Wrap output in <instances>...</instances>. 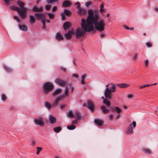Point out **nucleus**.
<instances>
[{"mask_svg":"<svg viewBox=\"0 0 158 158\" xmlns=\"http://www.w3.org/2000/svg\"><path fill=\"white\" fill-rule=\"evenodd\" d=\"M87 23L83 19L81 20V24L82 28H78L75 32V36L77 37H82L84 36L86 32H89L92 31L93 29V27L90 25H88Z\"/></svg>","mask_w":158,"mask_h":158,"instance_id":"f257e3e1","label":"nucleus"},{"mask_svg":"<svg viewBox=\"0 0 158 158\" xmlns=\"http://www.w3.org/2000/svg\"><path fill=\"white\" fill-rule=\"evenodd\" d=\"M18 5L20 8L21 10L18 7L15 6H10V9L12 10H15L17 11L19 15L22 19H24L26 17L27 9L26 8H24V3L21 1H18L17 2Z\"/></svg>","mask_w":158,"mask_h":158,"instance_id":"f03ea898","label":"nucleus"},{"mask_svg":"<svg viewBox=\"0 0 158 158\" xmlns=\"http://www.w3.org/2000/svg\"><path fill=\"white\" fill-rule=\"evenodd\" d=\"M93 26V29L92 31L94 30V27L96 30L100 31H103L104 30L105 23L103 20L96 18L90 23Z\"/></svg>","mask_w":158,"mask_h":158,"instance_id":"7ed1b4c3","label":"nucleus"},{"mask_svg":"<svg viewBox=\"0 0 158 158\" xmlns=\"http://www.w3.org/2000/svg\"><path fill=\"white\" fill-rule=\"evenodd\" d=\"M106 88L105 89L104 94L106 98L110 100L112 97L111 93L115 91L116 86L111 83L106 85Z\"/></svg>","mask_w":158,"mask_h":158,"instance_id":"20e7f679","label":"nucleus"},{"mask_svg":"<svg viewBox=\"0 0 158 158\" xmlns=\"http://www.w3.org/2000/svg\"><path fill=\"white\" fill-rule=\"evenodd\" d=\"M88 15L86 19L82 18L81 19H83L85 22H86L87 25H90L93 27L92 24L90 23L92 21H94L96 18H98L99 17V15L98 13H95L94 15L93 11L92 10H89L88 11Z\"/></svg>","mask_w":158,"mask_h":158,"instance_id":"39448f33","label":"nucleus"},{"mask_svg":"<svg viewBox=\"0 0 158 158\" xmlns=\"http://www.w3.org/2000/svg\"><path fill=\"white\" fill-rule=\"evenodd\" d=\"M69 94V88L66 87L64 91V94H61L60 95L57 96L55 99V102L54 106H56L57 103L62 99H64L67 97Z\"/></svg>","mask_w":158,"mask_h":158,"instance_id":"423d86ee","label":"nucleus"},{"mask_svg":"<svg viewBox=\"0 0 158 158\" xmlns=\"http://www.w3.org/2000/svg\"><path fill=\"white\" fill-rule=\"evenodd\" d=\"M35 16L37 19H42V22L43 25V28L44 29L45 27V22L48 23L50 22V20H46L45 19V15L41 13H35Z\"/></svg>","mask_w":158,"mask_h":158,"instance_id":"0eeeda50","label":"nucleus"},{"mask_svg":"<svg viewBox=\"0 0 158 158\" xmlns=\"http://www.w3.org/2000/svg\"><path fill=\"white\" fill-rule=\"evenodd\" d=\"M136 126V123L135 121L132 122L127 127L126 131V133L127 134H131L133 133V128L135 127Z\"/></svg>","mask_w":158,"mask_h":158,"instance_id":"6e6552de","label":"nucleus"},{"mask_svg":"<svg viewBox=\"0 0 158 158\" xmlns=\"http://www.w3.org/2000/svg\"><path fill=\"white\" fill-rule=\"evenodd\" d=\"M75 5H77V13L81 16L85 15L86 13V11L83 8H80V4L79 2H77Z\"/></svg>","mask_w":158,"mask_h":158,"instance_id":"1a4fd4ad","label":"nucleus"},{"mask_svg":"<svg viewBox=\"0 0 158 158\" xmlns=\"http://www.w3.org/2000/svg\"><path fill=\"white\" fill-rule=\"evenodd\" d=\"M53 88V85L50 82H47L44 84V89L45 93H48Z\"/></svg>","mask_w":158,"mask_h":158,"instance_id":"9d476101","label":"nucleus"},{"mask_svg":"<svg viewBox=\"0 0 158 158\" xmlns=\"http://www.w3.org/2000/svg\"><path fill=\"white\" fill-rule=\"evenodd\" d=\"M34 121L35 123L37 125L41 126H43L44 125V123L42 117H40L39 118L34 119Z\"/></svg>","mask_w":158,"mask_h":158,"instance_id":"9b49d317","label":"nucleus"},{"mask_svg":"<svg viewBox=\"0 0 158 158\" xmlns=\"http://www.w3.org/2000/svg\"><path fill=\"white\" fill-rule=\"evenodd\" d=\"M55 99L54 100L53 102H52V105L51 103H50L47 102H44V106L45 107L47 108L48 110L50 109H51L52 107H55L58 104V103H57L56 104V106H54V104L55 103Z\"/></svg>","mask_w":158,"mask_h":158,"instance_id":"f8f14e48","label":"nucleus"},{"mask_svg":"<svg viewBox=\"0 0 158 158\" xmlns=\"http://www.w3.org/2000/svg\"><path fill=\"white\" fill-rule=\"evenodd\" d=\"M73 33V28H71L68 32L67 33H65L64 34V37L66 40H68L70 39Z\"/></svg>","mask_w":158,"mask_h":158,"instance_id":"ddd939ff","label":"nucleus"},{"mask_svg":"<svg viewBox=\"0 0 158 158\" xmlns=\"http://www.w3.org/2000/svg\"><path fill=\"white\" fill-rule=\"evenodd\" d=\"M66 81L63 80L58 79L56 81V83L60 86H64L66 84Z\"/></svg>","mask_w":158,"mask_h":158,"instance_id":"4468645a","label":"nucleus"},{"mask_svg":"<svg viewBox=\"0 0 158 158\" xmlns=\"http://www.w3.org/2000/svg\"><path fill=\"white\" fill-rule=\"evenodd\" d=\"M142 151L144 153L147 155H150L152 152V151L150 149L146 148H143Z\"/></svg>","mask_w":158,"mask_h":158,"instance_id":"2eb2a0df","label":"nucleus"},{"mask_svg":"<svg viewBox=\"0 0 158 158\" xmlns=\"http://www.w3.org/2000/svg\"><path fill=\"white\" fill-rule=\"evenodd\" d=\"M49 120L51 124L55 123L56 122V118L51 115L49 116Z\"/></svg>","mask_w":158,"mask_h":158,"instance_id":"dca6fc26","label":"nucleus"},{"mask_svg":"<svg viewBox=\"0 0 158 158\" xmlns=\"http://www.w3.org/2000/svg\"><path fill=\"white\" fill-rule=\"evenodd\" d=\"M88 108L91 111H93L94 110V106L92 102L89 101L87 103Z\"/></svg>","mask_w":158,"mask_h":158,"instance_id":"f3484780","label":"nucleus"},{"mask_svg":"<svg viewBox=\"0 0 158 158\" xmlns=\"http://www.w3.org/2000/svg\"><path fill=\"white\" fill-rule=\"evenodd\" d=\"M71 26L70 23L68 22H65L63 24V28L65 30H68Z\"/></svg>","mask_w":158,"mask_h":158,"instance_id":"a211bd4d","label":"nucleus"},{"mask_svg":"<svg viewBox=\"0 0 158 158\" xmlns=\"http://www.w3.org/2000/svg\"><path fill=\"white\" fill-rule=\"evenodd\" d=\"M18 27L20 30L22 31H27V27L25 25L19 24Z\"/></svg>","mask_w":158,"mask_h":158,"instance_id":"6ab92c4d","label":"nucleus"},{"mask_svg":"<svg viewBox=\"0 0 158 158\" xmlns=\"http://www.w3.org/2000/svg\"><path fill=\"white\" fill-rule=\"evenodd\" d=\"M56 39L59 40H61L64 39V38L60 32H58L56 35Z\"/></svg>","mask_w":158,"mask_h":158,"instance_id":"aec40b11","label":"nucleus"},{"mask_svg":"<svg viewBox=\"0 0 158 158\" xmlns=\"http://www.w3.org/2000/svg\"><path fill=\"white\" fill-rule=\"evenodd\" d=\"M94 122L95 124H97L99 126H102L103 124L102 121L98 119H95L94 120Z\"/></svg>","mask_w":158,"mask_h":158,"instance_id":"412c9836","label":"nucleus"},{"mask_svg":"<svg viewBox=\"0 0 158 158\" xmlns=\"http://www.w3.org/2000/svg\"><path fill=\"white\" fill-rule=\"evenodd\" d=\"M62 92V89L60 88L56 89L54 92L52 94V95H56L58 94L61 93Z\"/></svg>","mask_w":158,"mask_h":158,"instance_id":"4be33fe9","label":"nucleus"},{"mask_svg":"<svg viewBox=\"0 0 158 158\" xmlns=\"http://www.w3.org/2000/svg\"><path fill=\"white\" fill-rule=\"evenodd\" d=\"M43 8L40 7L34 6L32 10L34 12H41Z\"/></svg>","mask_w":158,"mask_h":158,"instance_id":"5701e85b","label":"nucleus"},{"mask_svg":"<svg viewBox=\"0 0 158 158\" xmlns=\"http://www.w3.org/2000/svg\"><path fill=\"white\" fill-rule=\"evenodd\" d=\"M102 98L103 100V103L106 105L107 106H109L110 105V102L104 98L103 97H102Z\"/></svg>","mask_w":158,"mask_h":158,"instance_id":"b1692460","label":"nucleus"},{"mask_svg":"<svg viewBox=\"0 0 158 158\" xmlns=\"http://www.w3.org/2000/svg\"><path fill=\"white\" fill-rule=\"evenodd\" d=\"M76 117V119L77 120H80L81 118V116L80 113L78 111H76L74 114V117Z\"/></svg>","mask_w":158,"mask_h":158,"instance_id":"393cba45","label":"nucleus"},{"mask_svg":"<svg viewBox=\"0 0 158 158\" xmlns=\"http://www.w3.org/2000/svg\"><path fill=\"white\" fill-rule=\"evenodd\" d=\"M130 85L129 84L125 83H121L118 85L119 87L123 88L128 87Z\"/></svg>","mask_w":158,"mask_h":158,"instance_id":"a878e982","label":"nucleus"},{"mask_svg":"<svg viewBox=\"0 0 158 158\" xmlns=\"http://www.w3.org/2000/svg\"><path fill=\"white\" fill-rule=\"evenodd\" d=\"M101 108L102 109V111L105 114L107 113L110 110L109 109H106V107L104 106H101Z\"/></svg>","mask_w":158,"mask_h":158,"instance_id":"bb28decb","label":"nucleus"},{"mask_svg":"<svg viewBox=\"0 0 158 158\" xmlns=\"http://www.w3.org/2000/svg\"><path fill=\"white\" fill-rule=\"evenodd\" d=\"M70 3L69 1H64L62 4V6L64 7H67L69 6Z\"/></svg>","mask_w":158,"mask_h":158,"instance_id":"cd10ccee","label":"nucleus"},{"mask_svg":"<svg viewBox=\"0 0 158 158\" xmlns=\"http://www.w3.org/2000/svg\"><path fill=\"white\" fill-rule=\"evenodd\" d=\"M30 22L31 24H33L35 22V19L34 16L32 15H30Z\"/></svg>","mask_w":158,"mask_h":158,"instance_id":"c85d7f7f","label":"nucleus"},{"mask_svg":"<svg viewBox=\"0 0 158 158\" xmlns=\"http://www.w3.org/2000/svg\"><path fill=\"white\" fill-rule=\"evenodd\" d=\"M86 77V75L85 74H84L81 77V83L82 84H83L85 83V78Z\"/></svg>","mask_w":158,"mask_h":158,"instance_id":"c756f323","label":"nucleus"},{"mask_svg":"<svg viewBox=\"0 0 158 158\" xmlns=\"http://www.w3.org/2000/svg\"><path fill=\"white\" fill-rule=\"evenodd\" d=\"M113 110L116 111L118 114L119 113L122 111V110L120 108L117 106L113 108Z\"/></svg>","mask_w":158,"mask_h":158,"instance_id":"7c9ffc66","label":"nucleus"},{"mask_svg":"<svg viewBox=\"0 0 158 158\" xmlns=\"http://www.w3.org/2000/svg\"><path fill=\"white\" fill-rule=\"evenodd\" d=\"M76 128V126L73 125L71 126H68L67 127V128L69 130H72L75 129Z\"/></svg>","mask_w":158,"mask_h":158,"instance_id":"2f4dec72","label":"nucleus"},{"mask_svg":"<svg viewBox=\"0 0 158 158\" xmlns=\"http://www.w3.org/2000/svg\"><path fill=\"white\" fill-rule=\"evenodd\" d=\"M54 131L56 133L59 132L61 130V128L59 127L54 128Z\"/></svg>","mask_w":158,"mask_h":158,"instance_id":"473e14b6","label":"nucleus"},{"mask_svg":"<svg viewBox=\"0 0 158 158\" xmlns=\"http://www.w3.org/2000/svg\"><path fill=\"white\" fill-rule=\"evenodd\" d=\"M68 114L70 118L73 117H74V114L72 110H69L68 112Z\"/></svg>","mask_w":158,"mask_h":158,"instance_id":"72a5a7b5","label":"nucleus"},{"mask_svg":"<svg viewBox=\"0 0 158 158\" xmlns=\"http://www.w3.org/2000/svg\"><path fill=\"white\" fill-rule=\"evenodd\" d=\"M100 12H103L104 10V8L103 3H102L101 4V5H100Z\"/></svg>","mask_w":158,"mask_h":158,"instance_id":"f704fd0d","label":"nucleus"},{"mask_svg":"<svg viewBox=\"0 0 158 158\" xmlns=\"http://www.w3.org/2000/svg\"><path fill=\"white\" fill-rule=\"evenodd\" d=\"M4 67L7 72H10L11 71V69L9 67L5 65Z\"/></svg>","mask_w":158,"mask_h":158,"instance_id":"c9c22d12","label":"nucleus"},{"mask_svg":"<svg viewBox=\"0 0 158 158\" xmlns=\"http://www.w3.org/2000/svg\"><path fill=\"white\" fill-rule=\"evenodd\" d=\"M64 13L65 15H69L71 13L68 10L65 9L64 10Z\"/></svg>","mask_w":158,"mask_h":158,"instance_id":"e433bc0d","label":"nucleus"},{"mask_svg":"<svg viewBox=\"0 0 158 158\" xmlns=\"http://www.w3.org/2000/svg\"><path fill=\"white\" fill-rule=\"evenodd\" d=\"M57 0H46L48 3H52L55 2L57 1Z\"/></svg>","mask_w":158,"mask_h":158,"instance_id":"4c0bfd02","label":"nucleus"},{"mask_svg":"<svg viewBox=\"0 0 158 158\" xmlns=\"http://www.w3.org/2000/svg\"><path fill=\"white\" fill-rule=\"evenodd\" d=\"M2 100L5 101L6 99V97L4 94H3L1 96Z\"/></svg>","mask_w":158,"mask_h":158,"instance_id":"58836bf2","label":"nucleus"},{"mask_svg":"<svg viewBox=\"0 0 158 158\" xmlns=\"http://www.w3.org/2000/svg\"><path fill=\"white\" fill-rule=\"evenodd\" d=\"M48 16L50 19H52L54 17V15L52 14L48 13Z\"/></svg>","mask_w":158,"mask_h":158,"instance_id":"ea45409f","label":"nucleus"},{"mask_svg":"<svg viewBox=\"0 0 158 158\" xmlns=\"http://www.w3.org/2000/svg\"><path fill=\"white\" fill-rule=\"evenodd\" d=\"M148 63H149V60H148L146 59V60H144V64H145V66L146 67H147L148 66Z\"/></svg>","mask_w":158,"mask_h":158,"instance_id":"a19ab883","label":"nucleus"},{"mask_svg":"<svg viewBox=\"0 0 158 158\" xmlns=\"http://www.w3.org/2000/svg\"><path fill=\"white\" fill-rule=\"evenodd\" d=\"M37 154H39L40 152V151L42 150V148L40 147H37Z\"/></svg>","mask_w":158,"mask_h":158,"instance_id":"79ce46f5","label":"nucleus"},{"mask_svg":"<svg viewBox=\"0 0 158 158\" xmlns=\"http://www.w3.org/2000/svg\"><path fill=\"white\" fill-rule=\"evenodd\" d=\"M14 18L18 22H20V19L19 17H18L17 16H14Z\"/></svg>","mask_w":158,"mask_h":158,"instance_id":"37998d69","label":"nucleus"},{"mask_svg":"<svg viewBox=\"0 0 158 158\" xmlns=\"http://www.w3.org/2000/svg\"><path fill=\"white\" fill-rule=\"evenodd\" d=\"M51 5H46L45 6V9L47 10H49L51 9Z\"/></svg>","mask_w":158,"mask_h":158,"instance_id":"c03bdc74","label":"nucleus"},{"mask_svg":"<svg viewBox=\"0 0 158 158\" xmlns=\"http://www.w3.org/2000/svg\"><path fill=\"white\" fill-rule=\"evenodd\" d=\"M146 45L148 47H151V46L152 45V43L149 42H148L146 43Z\"/></svg>","mask_w":158,"mask_h":158,"instance_id":"a18cd8bd","label":"nucleus"},{"mask_svg":"<svg viewBox=\"0 0 158 158\" xmlns=\"http://www.w3.org/2000/svg\"><path fill=\"white\" fill-rule=\"evenodd\" d=\"M127 97L128 98H131L133 97V95L131 94H128L127 95Z\"/></svg>","mask_w":158,"mask_h":158,"instance_id":"49530a36","label":"nucleus"},{"mask_svg":"<svg viewBox=\"0 0 158 158\" xmlns=\"http://www.w3.org/2000/svg\"><path fill=\"white\" fill-rule=\"evenodd\" d=\"M114 117V115L111 114L109 116V119L110 120H112L113 119Z\"/></svg>","mask_w":158,"mask_h":158,"instance_id":"de8ad7c7","label":"nucleus"},{"mask_svg":"<svg viewBox=\"0 0 158 158\" xmlns=\"http://www.w3.org/2000/svg\"><path fill=\"white\" fill-rule=\"evenodd\" d=\"M138 56V54L137 53H135L134 56L133 57V59L134 60H135L136 59L137 56Z\"/></svg>","mask_w":158,"mask_h":158,"instance_id":"09e8293b","label":"nucleus"},{"mask_svg":"<svg viewBox=\"0 0 158 158\" xmlns=\"http://www.w3.org/2000/svg\"><path fill=\"white\" fill-rule=\"evenodd\" d=\"M73 77H75V78H77L79 77V75L77 74H74L72 75Z\"/></svg>","mask_w":158,"mask_h":158,"instance_id":"8fccbe9b","label":"nucleus"},{"mask_svg":"<svg viewBox=\"0 0 158 158\" xmlns=\"http://www.w3.org/2000/svg\"><path fill=\"white\" fill-rule=\"evenodd\" d=\"M61 16H62V18H61L63 20H64L65 19V17L64 16V14L63 13H61Z\"/></svg>","mask_w":158,"mask_h":158,"instance_id":"3c124183","label":"nucleus"},{"mask_svg":"<svg viewBox=\"0 0 158 158\" xmlns=\"http://www.w3.org/2000/svg\"><path fill=\"white\" fill-rule=\"evenodd\" d=\"M105 35V34L102 33L100 34V36L101 38H102Z\"/></svg>","mask_w":158,"mask_h":158,"instance_id":"603ef678","label":"nucleus"},{"mask_svg":"<svg viewBox=\"0 0 158 158\" xmlns=\"http://www.w3.org/2000/svg\"><path fill=\"white\" fill-rule=\"evenodd\" d=\"M57 9V7L56 6H54L52 8V10L53 11H55Z\"/></svg>","mask_w":158,"mask_h":158,"instance_id":"864d4df0","label":"nucleus"},{"mask_svg":"<svg viewBox=\"0 0 158 158\" xmlns=\"http://www.w3.org/2000/svg\"><path fill=\"white\" fill-rule=\"evenodd\" d=\"M77 123V121L76 120L73 121L72 123L73 124H76Z\"/></svg>","mask_w":158,"mask_h":158,"instance_id":"5fc2aeb1","label":"nucleus"},{"mask_svg":"<svg viewBox=\"0 0 158 158\" xmlns=\"http://www.w3.org/2000/svg\"><path fill=\"white\" fill-rule=\"evenodd\" d=\"M91 4L90 2H87L86 3V6L88 7Z\"/></svg>","mask_w":158,"mask_h":158,"instance_id":"6e6d98bb","label":"nucleus"},{"mask_svg":"<svg viewBox=\"0 0 158 158\" xmlns=\"http://www.w3.org/2000/svg\"><path fill=\"white\" fill-rule=\"evenodd\" d=\"M151 86V84H147V85H144V88H145L146 87H149Z\"/></svg>","mask_w":158,"mask_h":158,"instance_id":"4d7b16f0","label":"nucleus"},{"mask_svg":"<svg viewBox=\"0 0 158 158\" xmlns=\"http://www.w3.org/2000/svg\"><path fill=\"white\" fill-rule=\"evenodd\" d=\"M119 116H120V114H118L116 116V119H118L119 118Z\"/></svg>","mask_w":158,"mask_h":158,"instance_id":"13d9d810","label":"nucleus"},{"mask_svg":"<svg viewBox=\"0 0 158 158\" xmlns=\"http://www.w3.org/2000/svg\"><path fill=\"white\" fill-rule=\"evenodd\" d=\"M144 88V85H143L140 86L139 87V89H142V88Z\"/></svg>","mask_w":158,"mask_h":158,"instance_id":"bf43d9fd","label":"nucleus"},{"mask_svg":"<svg viewBox=\"0 0 158 158\" xmlns=\"http://www.w3.org/2000/svg\"><path fill=\"white\" fill-rule=\"evenodd\" d=\"M123 27L126 29L128 30L129 29V27H127L126 26H124Z\"/></svg>","mask_w":158,"mask_h":158,"instance_id":"052dcab7","label":"nucleus"},{"mask_svg":"<svg viewBox=\"0 0 158 158\" xmlns=\"http://www.w3.org/2000/svg\"><path fill=\"white\" fill-rule=\"evenodd\" d=\"M61 69L64 72H66V69H65L64 68H61Z\"/></svg>","mask_w":158,"mask_h":158,"instance_id":"680f3d73","label":"nucleus"},{"mask_svg":"<svg viewBox=\"0 0 158 158\" xmlns=\"http://www.w3.org/2000/svg\"><path fill=\"white\" fill-rule=\"evenodd\" d=\"M65 106L64 105H61L60 106V108L61 109H63L64 107Z\"/></svg>","mask_w":158,"mask_h":158,"instance_id":"e2e57ef3","label":"nucleus"},{"mask_svg":"<svg viewBox=\"0 0 158 158\" xmlns=\"http://www.w3.org/2000/svg\"><path fill=\"white\" fill-rule=\"evenodd\" d=\"M74 89V88L73 87H71V92H73Z\"/></svg>","mask_w":158,"mask_h":158,"instance_id":"0e129e2a","label":"nucleus"},{"mask_svg":"<svg viewBox=\"0 0 158 158\" xmlns=\"http://www.w3.org/2000/svg\"><path fill=\"white\" fill-rule=\"evenodd\" d=\"M155 11H158V8L156 7L154 9Z\"/></svg>","mask_w":158,"mask_h":158,"instance_id":"69168bd1","label":"nucleus"},{"mask_svg":"<svg viewBox=\"0 0 158 158\" xmlns=\"http://www.w3.org/2000/svg\"><path fill=\"white\" fill-rule=\"evenodd\" d=\"M134 29V28H133V27H131V28L129 27V29L128 30L132 31V30H133Z\"/></svg>","mask_w":158,"mask_h":158,"instance_id":"338daca9","label":"nucleus"},{"mask_svg":"<svg viewBox=\"0 0 158 158\" xmlns=\"http://www.w3.org/2000/svg\"><path fill=\"white\" fill-rule=\"evenodd\" d=\"M83 106H87V104L86 103H84L83 104Z\"/></svg>","mask_w":158,"mask_h":158,"instance_id":"774afa93","label":"nucleus"}]
</instances>
